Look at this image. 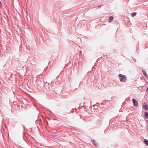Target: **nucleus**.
I'll list each match as a JSON object with an SVG mask.
<instances>
[{
  "label": "nucleus",
  "instance_id": "obj_1",
  "mask_svg": "<svg viewBox=\"0 0 148 148\" xmlns=\"http://www.w3.org/2000/svg\"><path fill=\"white\" fill-rule=\"evenodd\" d=\"M118 77L121 82H125L127 80V77L124 75L120 74L119 75Z\"/></svg>",
  "mask_w": 148,
  "mask_h": 148
},
{
  "label": "nucleus",
  "instance_id": "obj_2",
  "mask_svg": "<svg viewBox=\"0 0 148 148\" xmlns=\"http://www.w3.org/2000/svg\"><path fill=\"white\" fill-rule=\"evenodd\" d=\"M132 102L133 105L134 106L136 107L138 106V101L134 98H133L132 100Z\"/></svg>",
  "mask_w": 148,
  "mask_h": 148
},
{
  "label": "nucleus",
  "instance_id": "obj_3",
  "mask_svg": "<svg viewBox=\"0 0 148 148\" xmlns=\"http://www.w3.org/2000/svg\"><path fill=\"white\" fill-rule=\"evenodd\" d=\"M144 117L146 119H148V113L147 112H145L144 113Z\"/></svg>",
  "mask_w": 148,
  "mask_h": 148
},
{
  "label": "nucleus",
  "instance_id": "obj_4",
  "mask_svg": "<svg viewBox=\"0 0 148 148\" xmlns=\"http://www.w3.org/2000/svg\"><path fill=\"white\" fill-rule=\"evenodd\" d=\"M145 105L143 106V108L146 110H148V105L145 103Z\"/></svg>",
  "mask_w": 148,
  "mask_h": 148
},
{
  "label": "nucleus",
  "instance_id": "obj_5",
  "mask_svg": "<svg viewBox=\"0 0 148 148\" xmlns=\"http://www.w3.org/2000/svg\"><path fill=\"white\" fill-rule=\"evenodd\" d=\"M92 142L93 145H94L95 146H97L98 145V144L95 143L96 142L94 140H92Z\"/></svg>",
  "mask_w": 148,
  "mask_h": 148
},
{
  "label": "nucleus",
  "instance_id": "obj_6",
  "mask_svg": "<svg viewBox=\"0 0 148 148\" xmlns=\"http://www.w3.org/2000/svg\"><path fill=\"white\" fill-rule=\"evenodd\" d=\"M109 22H112L113 19V17L112 16H110L109 17Z\"/></svg>",
  "mask_w": 148,
  "mask_h": 148
},
{
  "label": "nucleus",
  "instance_id": "obj_7",
  "mask_svg": "<svg viewBox=\"0 0 148 148\" xmlns=\"http://www.w3.org/2000/svg\"><path fill=\"white\" fill-rule=\"evenodd\" d=\"M142 71L144 75L145 76V77H147V75L146 72L145 71H144L143 70H142Z\"/></svg>",
  "mask_w": 148,
  "mask_h": 148
},
{
  "label": "nucleus",
  "instance_id": "obj_8",
  "mask_svg": "<svg viewBox=\"0 0 148 148\" xmlns=\"http://www.w3.org/2000/svg\"><path fill=\"white\" fill-rule=\"evenodd\" d=\"M136 14H137L135 12H134L132 13H131V15L132 17H134L136 16Z\"/></svg>",
  "mask_w": 148,
  "mask_h": 148
},
{
  "label": "nucleus",
  "instance_id": "obj_9",
  "mask_svg": "<svg viewBox=\"0 0 148 148\" xmlns=\"http://www.w3.org/2000/svg\"><path fill=\"white\" fill-rule=\"evenodd\" d=\"M145 144L147 145L148 146V140H146L144 141Z\"/></svg>",
  "mask_w": 148,
  "mask_h": 148
},
{
  "label": "nucleus",
  "instance_id": "obj_10",
  "mask_svg": "<svg viewBox=\"0 0 148 148\" xmlns=\"http://www.w3.org/2000/svg\"><path fill=\"white\" fill-rule=\"evenodd\" d=\"M74 112V110L73 109H72L71 111L68 114H69L70 112Z\"/></svg>",
  "mask_w": 148,
  "mask_h": 148
},
{
  "label": "nucleus",
  "instance_id": "obj_11",
  "mask_svg": "<svg viewBox=\"0 0 148 148\" xmlns=\"http://www.w3.org/2000/svg\"><path fill=\"white\" fill-rule=\"evenodd\" d=\"M103 5H99L98 6V8H100Z\"/></svg>",
  "mask_w": 148,
  "mask_h": 148
},
{
  "label": "nucleus",
  "instance_id": "obj_12",
  "mask_svg": "<svg viewBox=\"0 0 148 148\" xmlns=\"http://www.w3.org/2000/svg\"><path fill=\"white\" fill-rule=\"evenodd\" d=\"M146 92H148V88H147V89H146Z\"/></svg>",
  "mask_w": 148,
  "mask_h": 148
},
{
  "label": "nucleus",
  "instance_id": "obj_13",
  "mask_svg": "<svg viewBox=\"0 0 148 148\" xmlns=\"http://www.w3.org/2000/svg\"><path fill=\"white\" fill-rule=\"evenodd\" d=\"M126 120L128 122L129 121V119H127Z\"/></svg>",
  "mask_w": 148,
  "mask_h": 148
},
{
  "label": "nucleus",
  "instance_id": "obj_14",
  "mask_svg": "<svg viewBox=\"0 0 148 148\" xmlns=\"http://www.w3.org/2000/svg\"><path fill=\"white\" fill-rule=\"evenodd\" d=\"M23 127L24 130H25V127L24 126H23Z\"/></svg>",
  "mask_w": 148,
  "mask_h": 148
},
{
  "label": "nucleus",
  "instance_id": "obj_15",
  "mask_svg": "<svg viewBox=\"0 0 148 148\" xmlns=\"http://www.w3.org/2000/svg\"><path fill=\"white\" fill-rule=\"evenodd\" d=\"M96 63H95V65H96Z\"/></svg>",
  "mask_w": 148,
  "mask_h": 148
},
{
  "label": "nucleus",
  "instance_id": "obj_16",
  "mask_svg": "<svg viewBox=\"0 0 148 148\" xmlns=\"http://www.w3.org/2000/svg\"><path fill=\"white\" fill-rule=\"evenodd\" d=\"M50 112L51 113H52V112H51V111H50Z\"/></svg>",
  "mask_w": 148,
  "mask_h": 148
}]
</instances>
